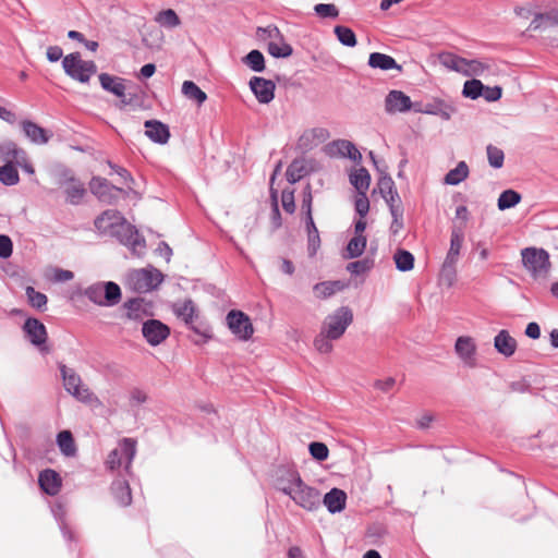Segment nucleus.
Masks as SVG:
<instances>
[{
    "instance_id": "nucleus-1",
    "label": "nucleus",
    "mask_w": 558,
    "mask_h": 558,
    "mask_svg": "<svg viewBox=\"0 0 558 558\" xmlns=\"http://www.w3.org/2000/svg\"><path fill=\"white\" fill-rule=\"evenodd\" d=\"M276 487L288 495L299 507L306 511L319 508L322 498L317 488L307 485L295 470L281 469L277 473Z\"/></svg>"
},
{
    "instance_id": "nucleus-2",
    "label": "nucleus",
    "mask_w": 558,
    "mask_h": 558,
    "mask_svg": "<svg viewBox=\"0 0 558 558\" xmlns=\"http://www.w3.org/2000/svg\"><path fill=\"white\" fill-rule=\"evenodd\" d=\"M464 241V235L461 230L452 229L451 238H450V247L447 252L446 258L444 260L441 270H440V279L448 287H451L457 277L456 264L459 260L460 251Z\"/></svg>"
},
{
    "instance_id": "nucleus-3",
    "label": "nucleus",
    "mask_w": 558,
    "mask_h": 558,
    "mask_svg": "<svg viewBox=\"0 0 558 558\" xmlns=\"http://www.w3.org/2000/svg\"><path fill=\"white\" fill-rule=\"evenodd\" d=\"M62 68L68 76L80 83H88L97 72L96 63L83 60L80 52L66 54L62 59Z\"/></svg>"
},
{
    "instance_id": "nucleus-4",
    "label": "nucleus",
    "mask_w": 558,
    "mask_h": 558,
    "mask_svg": "<svg viewBox=\"0 0 558 558\" xmlns=\"http://www.w3.org/2000/svg\"><path fill=\"white\" fill-rule=\"evenodd\" d=\"M256 36L259 40H268L267 51L274 58H288L293 52L291 45L286 41L279 28L275 25L258 27Z\"/></svg>"
},
{
    "instance_id": "nucleus-5",
    "label": "nucleus",
    "mask_w": 558,
    "mask_h": 558,
    "mask_svg": "<svg viewBox=\"0 0 558 558\" xmlns=\"http://www.w3.org/2000/svg\"><path fill=\"white\" fill-rule=\"evenodd\" d=\"M84 295L97 305L113 306L121 300V289L112 281L96 282L85 289Z\"/></svg>"
},
{
    "instance_id": "nucleus-6",
    "label": "nucleus",
    "mask_w": 558,
    "mask_h": 558,
    "mask_svg": "<svg viewBox=\"0 0 558 558\" xmlns=\"http://www.w3.org/2000/svg\"><path fill=\"white\" fill-rule=\"evenodd\" d=\"M65 390L75 399L84 403L98 402V398L83 385L80 375L64 364L59 366Z\"/></svg>"
},
{
    "instance_id": "nucleus-7",
    "label": "nucleus",
    "mask_w": 558,
    "mask_h": 558,
    "mask_svg": "<svg viewBox=\"0 0 558 558\" xmlns=\"http://www.w3.org/2000/svg\"><path fill=\"white\" fill-rule=\"evenodd\" d=\"M353 322V313L350 307L341 306L329 314L322 326V331L329 339H339Z\"/></svg>"
},
{
    "instance_id": "nucleus-8",
    "label": "nucleus",
    "mask_w": 558,
    "mask_h": 558,
    "mask_svg": "<svg viewBox=\"0 0 558 558\" xmlns=\"http://www.w3.org/2000/svg\"><path fill=\"white\" fill-rule=\"evenodd\" d=\"M524 267L536 278H545L550 268L549 255L543 248L527 247L521 253Z\"/></svg>"
},
{
    "instance_id": "nucleus-9",
    "label": "nucleus",
    "mask_w": 558,
    "mask_h": 558,
    "mask_svg": "<svg viewBox=\"0 0 558 558\" xmlns=\"http://www.w3.org/2000/svg\"><path fill=\"white\" fill-rule=\"evenodd\" d=\"M117 238L121 244L129 247L132 254L142 256L145 253V239L138 233L137 229L124 220L111 234Z\"/></svg>"
},
{
    "instance_id": "nucleus-10",
    "label": "nucleus",
    "mask_w": 558,
    "mask_h": 558,
    "mask_svg": "<svg viewBox=\"0 0 558 558\" xmlns=\"http://www.w3.org/2000/svg\"><path fill=\"white\" fill-rule=\"evenodd\" d=\"M136 453V442L131 438H123L119 447L111 450L106 460V466L114 471L119 469L122 464L123 459L125 460V472L129 473L131 469L132 461Z\"/></svg>"
},
{
    "instance_id": "nucleus-11",
    "label": "nucleus",
    "mask_w": 558,
    "mask_h": 558,
    "mask_svg": "<svg viewBox=\"0 0 558 558\" xmlns=\"http://www.w3.org/2000/svg\"><path fill=\"white\" fill-rule=\"evenodd\" d=\"M226 320L231 332L240 340L246 341L252 337L254 328L245 313L232 310L227 314Z\"/></svg>"
},
{
    "instance_id": "nucleus-12",
    "label": "nucleus",
    "mask_w": 558,
    "mask_h": 558,
    "mask_svg": "<svg viewBox=\"0 0 558 558\" xmlns=\"http://www.w3.org/2000/svg\"><path fill=\"white\" fill-rule=\"evenodd\" d=\"M454 351L465 367H477V347L472 337H459L456 340Z\"/></svg>"
},
{
    "instance_id": "nucleus-13",
    "label": "nucleus",
    "mask_w": 558,
    "mask_h": 558,
    "mask_svg": "<svg viewBox=\"0 0 558 558\" xmlns=\"http://www.w3.org/2000/svg\"><path fill=\"white\" fill-rule=\"evenodd\" d=\"M498 64L493 59H466L464 76H482L488 78L499 74Z\"/></svg>"
},
{
    "instance_id": "nucleus-14",
    "label": "nucleus",
    "mask_w": 558,
    "mask_h": 558,
    "mask_svg": "<svg viewBox=\"0 0 558 558\" xmlns=\"http://www.w3.org/2000/svg\"><path fill=\"white\" fill-rule=\"evenodd\" d=\"M90 192L105 203H113L117 201V193L123 192L122 189L109 183L105 178L94 177L89 182Z\"/></svg>"
},
{
    "instance_id": "nucleus-15",
    "label": "nucleus",
    "mask_w": 558,
    "mask_h": 558,
    "mask_svg": "<svg viewBox=\"0 0 558 558\" xmlns=\"http://www.w3.org/2000/svg\"><path fill=\"white\" fill-rule=\"evenodd\" d=\"M142 333L150 345H158L170 335L167 325L157 319H148L143 324Z\"/></svg>"
},
{
    "instance_id": "nucleus-16",
    "label": "nucleus",
    "mask_w": 558,
    "mask_h": 558,
    "mask_svg": "<svg viewBox=\"0 0 558 558\" xmlns=\"http://www.w3.org/2000/svg\"><path fill=\"white\" fill-rule=\"evenodd\" d=\"M385 110L388 114L407 112L412 110V101L403 92L392 89L385 98Z\"/></svg>"
},
{
    "instance_id": "nucleus-17",
    "label": "nucleus",
    "mask_w": 558,
    "mask_h": 558,
    "mask_svg": "<svg viewBox=\"0 0 558 558\" xmlns=\"http://www.w3.org/2000/svg\"><path fill=\"white\" fill-rule=\"evenodd\" d=\"M248 84L251 90L260 104H269L274 99L276 85L272 81L253 76Z\"/></svg>"
},
{
    "instance_id": "nucleus-18",
    "label": "nucleus",
    "mask_w": 558,
    "mask_h": 558,
    "mask_svg": "<svg viewBox=\"0 0 558 558\" xmlns=\"http://www.w3.org/2000/svg\"><path fill=\"white\" fill-rule=\"evenodd\" d=\"M124 220L118 210L108 209L96 218L95 227L99 232L111 235Z\"/></svg>"
},
{
    "instance_id": "nucleus-19",
    "label": "nucleus",
    "mask_w": 558,
    "mask_h": 558,
    "mask_svg": "<svg viewBox=\"0 0 558 558\" xmlns=\"http://www.w3.org/2000/svg\"><path fill=\"white\" fill-rule=\"evenodd\" d=\"M24 332L28 340L36 347L40 348L46 343L47 330L43 323L36 318H28L23 326Z\"/></svg>"
},
{
    "instance_id": "nucleus-20",
    "label": "nucleus",
    "mask_w": 558,
    "mask_h": 558,
    "mask_svg": "<svg viewBox=\"0 0 558 558\" xmlns=\"http://www.w3.org/2000/svg\"><path fill=\"white\" fill-rule=\"evenodd\" d=\"M145 134L155 143L166 144L170 137V131L168 125L157 120L145 121Z\"/></svg>"
},
{
    "instance_id": "nucleus-21",
    "label": "nucleus",
    "mask_w": 558,
    "mask_h": 558,
    "mask_svg": "<svg viewBox=\"0 0 558 558\" xmlns=\"http://www.w3.org/2000/svg\"><path fill=\"white\" fill-rule=\"evenodd\" d=\"M25 136L34 144L43 145L48 143L52 134L38 124L24 120L21 123Z\"/></svg>"
},
{
    "instance_id": "nucleus-22",
    "label": "nucleus",
    "mask_w": 558,
    "mask_h": 558,
    "mask_svg": "<svg viewBox=\"0 0 558 558\" xmlns=\"http://www.w3.org/2000/svg\"><path fill=\"white\" fill-rule=\"evenodd\" d=\"M517 345V340L507 330H500L494 338L495 349L506 357L514 354Z\"/></svg>"
},
{
    "instance_id": "nucleus-23",
    "label": "nucleus",
    "mask_w": 558,
    "mask_h": 558,
    "mask_svg": "<svg viewBox=\"0 0 558 558\" xmlns=\"http://www.w3.org/2000/svg\"><path fill=\"white\" fill-rule=\"evenodd\" d=\"M556 26L558 27V10L550 9L544 13L535 14L529 26V29L538 31Z\"/></svg>"
},
{
    "instance_id": "nucleus-24",
    "label": "nucleus",
    "mask_w": 558,
    "mask_h": 558,
    "mask_svg": "<svg viewBox=\"0 0 558 558\" xmlns=\"http://www.w3.org/2000/svg\"><path fill=\"white\" fill-rule=\"evenodd\" d=\"M41 489L48 495H57L61 487V478L59 474L50 469L43 471L38 478Z\"/></svg>"
},
{
    "instance_id": "nucleus-25",
    "label": "nucleus",
    "mask_w": 558,
    "mask_h": 558,
    "mask_svg": "<svg viewBox=\"0 0 558 558\" xmlns=\"http://www.w3.org/2000/svg\"><path fill=\"white\" fill-rule=\"evenodd\" d=\"M347 501V494L339 488H332L328 492L323 499L324 505L330 513H337L344 509Z\"/></svg>"
},
{
    "instance_id": "nucleus-26",
    "label": "nucleus",
    "mask_w": 558,
    "mask_h": 558,
    "mask_svg": "<svg viewBox=\"0 0 558 558\" xmlns=\"http://www.w3.org/2000/svg\"><path fill=\"white\" fill-rule=\"evenodd\" d=\"M368 65L373 69H380L383 71L397 70L402 71V66L396 62V60L385 53L373 52L368 58Z\"/></svg>"
},
{
    "instance_id": "nucleus-27",
    "label": "nucleus",
    "mask_w": 558,
    "mask_h": 558,
    "mask_svg": "<svg viewBox=\"0 0 558 558\" xmlns=\"http://www.w3.org/2000/svg\"><path fill=\"white\" fill-rule=\"evenodd\" d=\"M439 63L450 71L464 75L466 59L452 52H440L438 54Z\"/></svg>"
},
{
    "instance_id": "nucleus-28",
    "label": "nucleus",
    "mask_w": 558,
    "mask_h": 558,
    "mask_svg": "<svg viewBox=\"0 0 558 558\" xmlns=\"http://www.w3.org/2000/svg\"><path fill=\"white\" fill-rule=\"evenodd\" d=\"M126 310L125 316L132 320H142L147 312V304L143 298H135L124 303Z\"/></svg>"
},
{
    "instance_id": "nucleus-29",
    "label": "nucleus",
    "mask_w": 558,
    "mask_h": 558,
    "mask_svg": "<svg viewBox=\"0 0 558 558\" xmlns=\"http://www.w3.org/2000/svg\"><path fill=\"white\" fill-rule=\"evenodd\" d=\"M416 112L438 116L442 120H450L452 113L454 112L453 107L447 105L442 100H437L432 104H426L424 109H416Z\"/></svg>"
},
{
    "instance_id": "nucleus-30",
    "label": "nucleus",
    "mask_w": 558,
    "mask_h": 558,
    "mask_svg": "<svg viewBox=\"0 0 558 558\" xmlns=\"http://www.w3.org/2000/svg\"><path fill=\"white\" fill-rule=\"evenodd\" d=\"M345 284L340 280L323 281L313 287V291L317 299H328L339 291H342Z\"/></svg>"
},
{
    "instance_id": "nucleus-31",
    "label": "nucleus",
    "mask_w": 558,
    "mask_h": 558,
    "mask_svg": "<svg viewBox=\"0 0 558 558\" xmlns=\"http://www.w3.org/2000/svg\"><path fill=\"white\" fill-rule=\"evenodd\" d=\"M99 82L105 90L112 93L118 97H124L125 86L122 78L112 76L107 73H101L99 75Z\"/></svg>"
},
{
    "instance_id": "nucleus-32",
    "label": "nucleus",
    "mask_w": 558,
    "mask_h": 558,
    "mask_svg": "<svg viewBox=\"0 0 558 558\" xmlns=\"http://www.w3.org/2000/svg\"><path fill=\"white\" fill-rule=\"evenodd\" d=\"M111 490L119 505L126 507L132 502L131 488L126 481H114L111 485Z\"/></svg>"
},
{
    "instance_id": "nucleus-33",
    "label": "nucleus",
    "mask_w": 558,
    "mask_h": 558,
    "mask_svg": "<svg viewBox=\"0 0 558 558\" xmlns=\"http://www.w3.org/2000/svg\"><path fill=\"white\" fill-rule=\"evenodd\" d=\"M305 229L307 232L308 255L314 256L320 246V236L313 218L305 219Z\"/></svg>"
},
{
    "instance_id": "nucleus-34",
    "label": "nucleus",
    "mask_w": 558,
    "mask_h": 558,
    "mask_svg": "<svg viewBox=\"0 0 558 558\" xmlns=\"http://www.w3.org/2000/svg\"><path fill=\"white\" fill-rule=\"evenodd\" d=\"M132 280H135L134 287L137 290L148 291L157 286L159 281H155V278L150 271L145 269L136 270L132 275Z\"/></svg>"
},
{
    "instance_id": "nucleus-35",
    "label": "nucleus",
    "mask_w": 558,
    "mask_h": 558,
    "mask_svg": "<svg viewBox=\"0 0 558 558\" xmlns=\"http://www.w3.org/2000/svg\"><path fill=\"white\" fill-rule=\"evenodd\" d=\"M182 94L190 100L195 101L197 106H202L207 95L194 82L184 81L182 84Z\"/></svg>"
},
{
    "instance_id": "nucleus-36",
    "label": "nucleus",
    "mask_w": 558,
    "mask_h": 558,
    "mask_svg": "<svg viewBox=\"0 0 558 558\" xmlns=\"http://www.w3.org/2000/svg\"><path fill=\"white\" fill-rule=\"evenodd\" d=\"M414 260L413 254L404 248H398L393 254L396 268L402 272L412 270L414 267Z\"/></svg>"
},
{
    "instance_id": "nucleus-37",
    "label": "nucleus",
    "mask_w": 558,
    "mask_h": 558,
    "mask_svg": "<svg viewBox=\"0 0 558 558\" xmlns=\"http://www.w3.org/2000/svg\"><path fill=\"white\" fill-rule=\"evenodd\" d=\"M66 201L70 204H78L85 195V187L82 182L74 178L69 179V185L65 189Z\"/></svg>"
},
{
    "instance_id": "nucleus-38",
    "label": "nucleus",
    "mask_w": 558,
    "mask_h": 558,
    "mask_svg": "<svg viewBox=\"0 0 558 558\" xmlns=\"http://www.w3.org/2000/svg\"><path fill=\"white\" fill-rule=\"evenodd\" d=\"M469 175V167L465 161H460L456 168L451 169L444 179V182L448 185H458L464 181Z\"/></svg>"
},
{
    "instance_id": "nucleus-39",
    "label": "nucleus",
    "mask_w": 558,
    "mask_h": 558,
    "mask_svg": "<svg viewBox=\"0 0 558 558\" xmlns=\"http://www.w3.org/2000/svg\"><path fill=\"white\" fill-rule=\"evenodd\" d=\"M366 236L354 235L348 243L344 252V258L352 259L361 256L366 247Z\"/></svg>"
},
{
    "instance_id": "nucleus-40",
    "label": "nucleus",
    "mask_w": 558,
    "mask_h": 558,
    "mask_svg": "<svg viewBox=\"0 0 558 558\" xmlns=\"http://www.w3.org/2000/svg\"><path fill=\"white\" fill-rule=\"evenodd\" d=\"M350 182L357 193H366L369 187L371 175L365 168H360L350 174Z\"/></svg>"
},
{
    "instance_id": "nucleus-41",
    "label": "nucleus",
    "mask_w": 558,
    "mask_h": 558,
    "mask_svg": "<svg viewBox=\"0 0 558 558\" xmlns=\"http://www.w3.org/2000/svg\"><path fill=\"white\" fill-rule=\"evenodd\" d=\"M174 312L186 325L193 324L197 318L195 305L191 300H186L182 304L175 305Z\"/></svg>"
},
{
    "instance_id": "nucleus-42",
    "label": "nucleus",
    "mask_w": 558,
    "mask_h": 558,
    "mask_svg": "<svg viewBox=\"0 0 558 558\" xmlns=\"http://www.w3.org/2000/svg\"><path fill=\"white\" fill-rule=\"evenodd\" d=\"M155 22L161 27L174 28L181 24V20L172 9H167L158 12L155 16Z\"/></svg>"
},
{
    "instance_id": "nucleus-43",
    "label": "nucleus",
    "mask_w": 558,
    "mask_h": 558,
    "mask_svg": "<svg viewBox=\"0 0 558 558\" xmlns=\"http://www.w3.org/2000/svg\"><path fill=\"white\" fill-rule=\"evenodd\" d=\"M57 444L64 456L72 457L75 454L76 448L71 432H60L57 436Z\"/></svg>"
},
{
    "instance_id": "nucleus-44",
    "label": "nucleus",
    "mask_w": 558,
    "mask_h": 558,
    "mask_svg": "<svg viewBox=\"0 0 558 558\" xmlns=\"http://www.w3.org/2000/svg\"><path fill=\"white\" fill-rule=\"evenodd\" d=\"M306 173L305 162L303 159L293 160L286 172L289 183L294 184L300 181Z\"/></svg>"
},
{
    "instance_id": "nucleus-45",
    "label": "nucleus",
    "mask_w": 558,
    "mask_h": 558,
    "mask_svg": "<svg viewBox=\"0 0 558 558\" xmlns=\"http://www.w3.org/2000/svg\"><path fill=\"white\" fill-rule=\"evenodd\" d=\"M521 202V195L514 190H506L504 191L497 202V206L499 210H506L514 207Z\"/></svg>"
},
{
    "instance_id": "nucleus-46",
    "label": "nucleus",
    "mask_w": 558,
    "mask_h": 558,
    "mask_svg": "<svg viewBox=\"0 0 558 558\" xmlns=\"http://www.w3.org/2000/svg\"><path fill=\"white\" fill-rule=\"evenodd\" d=\"M242 62L254 72H263L265 70V58L259 50H252L245 57Z\"/></svg>"
},
{
    "instance_id": "nucleus-47",
    "label": "nucleus",
    "mask_w": 558,
    "mask_h": 558,
    "mask_svg": "<svg viewBox=\"0 0 558 558\" xmlns=\"http://www.w3.org/2000/svg\"><path fill=\"white\" fill-rule=\"evenodd\" d=\"M338 40L347 47H354L356 45V36L354 32L347 26L337 25L333 29Z\"/></svg>"
},
{
    "instance_id": "nucleus-48",
    "label": "nucleus",
    "mask_w": 558,
    "mask_h": 558,
    "mask_svg": "<svg viewBox=\"0 0 558 558\" xmlns=\"http://www.w3.org/2000/svg\"><path fill=\"white\" fill-rule=\"evenodd\" d=\"M20 180L19 172L12 163L0 167V182L4 185H15Z\"/></svg>"
},
{
    "instance_id": "nucleus-49",
    "label": "nucleus",
    "mask_w": 558,
    "mask_h": 558,
    "mask_svg": "<svg viewBox=\"0 0 558 558\" xmlns=\"http://www.w3.org/2000/svg\"><path fill=\"white\" fill-rule=\"evenodd\" d=\"M483 89V83L480 80L473 78L464 83L462 95L470 99H477L481 97Z\"/></svg>"
},
{
    "instance_id": "nucleus-50",
    "label": "nucleus",
    "mask_w": 558,
    "mask_h": 558,
    "mask_svg": "<svg viewBox=\"0 0 558 558\" xmlns=\"http://www.w3.org/2000/svg\"><path fill=\"white\" fill-rule=\"evenodd\" d=\"M486 151L489 165L496 169L501 168L505 159L504 151L500 148L493 145H488Z\"/></svg>"
},
{
    "instance_id": "nucleus-51",
    "label": "nucleus",
    "mask_w": 558,
    "mask_h": 558,
    "mask_svg": "<svg viewBox=\"0 0 558 558\" xmlns=\"http://www.w3.org/2000/svg\"><path fill=\"white\" fill-rule=\"evenodd\" d=\"M26 295L32 306L38 310L44 308L47 304V296L44 293L36 291L33 287H27Z\"/></svg>"
},
{
    "instance_id": "nucleus-52",
    "label": "nucleus",
    "mask_w": 558,
    "mask_h": 558,
    "mask_svg": "<svg viewBox=\"0 0 558 558\" xmlns=\"http://www.w3.org/2000/svg\"><path fill=\"white\" fill-rule=\"evenodd\" d=\"M315 13L320 17L336 19L339 15V10L332 3H318L314 7Z\"/></svg>"
},
{
    "instance_id": "nucleus-53",
    "label": "nucleus",
    "mask_w": 558,
    "mask_h": 558,
    "mask_svg": "<svg viewBox=\"0 0 558 558\" xmlns=\"http://www.w3.org/2000/svg\"><path fill=\"white\" fill-rule=\"evenodd\" d=\"M308 450L311 456L318 461H324L328 458L329 450L324 442H311L308 446Z\"/></svg>"
},
{
    "instance_id": "nucleus-54",
    "label": "nucleus",
    "mask_w": 558,
    "mask_h": 558,
    "mask_svg": "<svg viewBox=\"0 0 558 558\" xmlns=\"http://www.w3.org/2000/svg\"><path fill=\"white\" fill-rule=\"evenodd\" d=\"M331 340L332 339H329V337H327L324 331H320V333L314 340V347L320 353H329L332 350Z\"/></svg>"
},
{
    "instance_id": "nucleus-55",
    "label": "nucleus",
    "mask_w": 558,
    "mask_h": 558,
    "mask_svg": "<svg viewBox=\"0 0 558 558\" xmlns=\"http://www.w3.org/2000/svg\"><path fill=\"white\" fill-rule=\"evenodd\" d=\"M338 147L340 153L343 156H348L351 159L361 158L360 151L355 148V146L349 141H340L338 142Z\"/></svg>"
},
{
    "instance_id": "nucleus-56",
    "label": "nucleus",
    "mask_w": 558,
    "mask_h": 558,
    "mask_svg": "<svg viewBox=\"0 0 558 558\" xmlns=\"http://www.w3.org/2000/svg\"><path fill=\"white\" fill-rule=\"evenodd\" d=\"M355 210L356 213L363 218L367 215L369 210V202L366 196V193H357V196L355 197Z\"/></svg>"
},
{
    "instance_id": "nucleus-57",
    "label": "nucleus",
    "mask_w": 558,
    "mask_h": 558,
    "mask_svg": "<svg viewBox=\"0 0 558 558\" xmlns=\"http://www.w3.org/2000/svg\"><path fill=\"white\" fill-rule=\"evenodd\" d=\"M281 203L283 209L289 213L293 214L295 210V204H294V190H283L281 194Z\"/></svg>"
},
{
    "instance_id": "nucleus-58",
    "label": "nucleus",
    "mask_w": 558,
    "mask_h": 558,
    "mask_svg": "<svg viewBox=\"0 0 558 558\" xmlns=\"http://www.w3.org/2000/svg\"><path fill=\"white\" fill-rule=\"evenodd\" d=\"M147 393L140 389V388H133L131 391H130V398H129V401H130V405L132 408L134 407H138L143 403H145L147 401Z\"/></svg>"
},
{
    "instance_id": "nucleus-59",
    "label": "nucleus",
    "mask_w": 558,
    "mask_h": 558,
    "mask_svg": "<svg viewBox=\"0 0 558 558\" xmlns=\"http://www.w3.org/2000/svg\"><path fill=\"white\" fill-rule=\"evenodd\" d=\"M312 202H313V197H312L311 186H310V184H307L304 190L303 201H302V209L304 211L305 219L313 218Z\"/></svg>"
},
{
    "instance_id": "nucleus-60",
    "label": "nucleus",
    "mask_w": 558,
    "mask_h": 558,
    "mask_svg": "<svg viewBox=\"0 0 558 558\" xmlns=\"http://www.w3.org/2000/svg\"><path fill=\"white\" fill-rule=\"evenodd\" d=\"M501 95H502V89L501 87L499 86H494V87H489V86H485L484 85V89H483V93H482V97L486 100V101H497L501 98Z\"/></svg>"
},
{
    "instance_id": "nucleus-61",
    "label": "nucleus",
    "mask_w": 558,
    "mask_h": 558,
    "mask_svg": "<svg viewBox=\"0 0 558 558\" xmlns=\"http://www.w3.org/2000/svg\"><path fill=\"white\" fill-rule=\"evenodd\" d=\"M378 186L383 197L389 193L396 194L395 182L389 175H383L378 181Z\"/></svg>"
},
{
    "instance_id": "nucleus-62",
    "label": "nucleus",
    "mask_w": 558,
    "mask_h": 558,
    "mask_svg": "<svg viewBox=\"0 0 558 558\" xmlns=\"http://www.w3.org/2000/svg\"><path fill=\"white\" fill-rule=\"evenodd\" d=\"M13 243L8 235H0V257L8 258L12 255Z\"/></svg>"
},
{
    "instance_id": "nucleus-63",
    "label": "nucleus",
    "mask_w": 558,
    "mask_h": 558,
    "mask_svg": "<svg viewBox=\"0 0 558 558\" xmlns=\"http://www.w3.org/2000/svg\"><path fill=\"white\" fill-rule=\"evenodd\" d=\"M371 268L368 260H356L349 263L347 270L354 275H360L367 271Z\"/></svg>"
},
{
    "instance_id": "nucleus-64",
    "label": "nucleus",
    "mask_w": 558,
    "mask_h": 558,
    "mask_svg": "<svg viewBox=\"0 0 558 558\" xmlns=\"http://www.w3.org/2000/svg\"><path fill=\"white\" fill-rule=\"evenodd\" d=\"M108 166L122 179L124 183L128 184L129 189H131V183L134 182V179L130 172L126 169L112 163L111 161H108Z\"/></svg>"
}]
</instances>
